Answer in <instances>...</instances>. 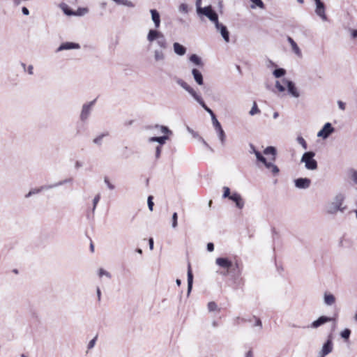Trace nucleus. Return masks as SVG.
I'll use <instances>...</instances> for the list:
<instances>
[{"label":"nucleus","mask_w":357,"mask_h":357,"mask_svg":"<svg viewBox=\"0 0 357 357\" xmlns=\"http://www.w3.org/2000/svg\"><path fill=\"white\" fill-rule=\"evenodd\" d=\"M315 153L314 151L305 152L301 159V162L305 163V167L308 170H315L317 169L318 164L314 159Z\"/></svg>","instance_id":"39448f33"},{"label":"nucleus","mask_w":357,"mask_h":357,"mask_svg":"<svg viewBox=\"0 0 357 357\" xmlns=\"http://www.w3.org/2000/svg\"><path fill=\"white\" fill-rule=\"evenodd\" d=\"M150 13L151 14V19L154 23L155 27L156 29L159 28L160 26V15L159 12L155 9H151Z\"/></svg>","instance_id":"6ab92c4d"},{"label":"nucleus","mask_w":357,"mask_h":357,"mask_svg":"<svg viewBox=\"0 0 357 357\" xmlns=\"http://www.w3.org/2000/svg\"><path fill=\"white\" fill-rule=\"evenodd\" d=\"M192 75L196 83L198 85H203L204 84V78L202 73L197 68H193L192 70Z\"/></svg>","instance_id":"a211bd4d"},{"label":"nucleus","mask_w":357,"mask_h":357,"mask_svg":"<svg viewBox=\"0 0 357 357\" xmlns=\"http://www.w3.org/2000/svg\"><path fill=\"white\" fill-rule=\"evenodd\" d=\"M188 292L187 295L188 296L190 295L192 288V283H193V274L191 269L190 264L188 263Z\"/></svg>","instance_id":"f3484780"},{"label":"nucleus","mask_w":357,"mask_h":357,"mask_svg":"<svg viewBox=\"0 0 357 357\" xmlns=\"http://www.w3.org/2000/svg\"><path fill=\"white\" fill-rule=\"evenodd\" d=\"M147 40L150 43L157 40L158 45L162 50H165L168 47L167 42L165 36L161 32L155 29L149 30L147 35Z\"/></svg>","instance_id":"7ed1b4c3"},{"label":"nucleus","mask_w":357,"mask_h":357,"mask_svg":"<svg viewBox=\"0 0 357 357\" xmlns=\"http://www.w3.org/2000/svg\"><path fill=\"white\" fill-rule=\"evenodd\" d=\"M258 161L261 162L264 165L267 163V160L265 157L262 155V154L259 151H256L254 153Z\"/></svg>","instance_id":"79ce46f5"},{"label":"nucleus","mask_w":357,"mask_h":357,"mask_svg":"<svg viewBox=\"0 0 357 357\" xmlns=\"http://www.w3.org/2000/svg\"><path fill=\"white\" fill-rule=\"evenodd\" d=\"M178 10L183 13H188V6L186 3H181L178 7Z\"/></svg>","instance_id":"3c124183"},{"label":"nucleus","mask_w":357,"mask_h":357,"mask_svg":"<svg viewBox=\"0 0 357 357\" xmlns=\"http://www.w3.org/2000/svg\"><path fill=\"white\" fill-rule=\"evenodd\" d=\"M250 151L249 152L250 153H255L256 151H257V150L255 149V146L252 144H250Z\"/></svg>","instance_id":"69168bd1"},{"label":"nucleus","mask_w":357,"mask_h":357,"mask_svg":"<svg viewBox=\"0 0 357 357\" xmlns=\"http://www.w3.org/2000/svg\"><path fill=\"white\" fill-rule=\"evenodd\" d=\"M333 318L327 316H321L317 320L312 322L310 327L312 328H317L318 327L325 324L327 322L331 321Z\"/></svg>","instance_id":"ddd939ff"},{"label":"nucleus","mask_w":357,"mask_h":357,"mask_svg":"<svg viewBox=\"0 0 357 357\" xmlns=\"http://www.w3.org/2000/svg\"><path fill=\"white\" fill-rule=\"evenodd\" d=\"M173 48L175 54L178 56H183L186 53V48L178 43H174Z\"/></svg>","instance_id":"4be33fe9"},{"label":"nucleus","mask_w":357,"mask_h":357,"mask_svg":"<svg viewBox=\"0 0 357 357\" xmlns=\"http://www.w3.org/2000/svg\"><path fill=\"white\" fill-rule=\"evenodd\" d=\"M282 81L284 84H286L289 93L295 98H298L300 94L297 91L294 83L291 80H287L285 79H284Z\"/></svg>","instance_id":"4468645a"},{"label":"nucleus","mask_w":357,"mask_h":357,"mask_svg":"<svg viewBox=\"0 0 357 357\" xmlns=\"http://www.w3.org/2000/svg\"><path fill=\"white\" fill-rule=\"evenodd\" d=\"M261 112L260 109L258 108V106L257 105L256 102H253L252 107L251 109L249 112V114L251 116H254L257 114H259Z\"/></svg>","instance_id":"f704fd0d"},{"label":"nucleus","mask_w":357,"mask_h":357,"mask_svg":"<svg viewBox=\"0 0 357 357\" xmlns=\"http://www.w3.org/2000/svg\"><path fill=\"white\" fill-rule=\"evenodd\" d=\"M316 4L315 13L323 21H327L328 18L325 13V5L321 0H314Z\"/></svg>","instance_id":"9d476101"},{"label":"nucleus","mask_w":357,"mask_h":357,"mask_svg":"<svg viewBox=\"0 0 357 357\" xmlns=\"http://www.w3.org/2000/svg\"><path fill=\"white\" fill-rule=\"evenodd\" d=\"M97 340V336L93 338L88 344V349H91L95 346L96 342Z\"/></svg>","instance_id":"bf43d9fd"},{"label":"nucleus","mask_w":357,"mask_h":357,"mask_svg":"<svg viewBox=\"0 0 357 357\" xmlns=\"http://www.w3.org/2000/svg\"><path fill=\"white\" fill-rule=\"evenodd\" d=\"M208 310L209 312L220 310L218 307L217 304L213 301H211L208 303Z\"/></svg>","instance_id":"c03bdc74"},{"label":"nucleus","mask_w":357,"mask_h":357,"mask_svg":"<svg viewBox=\"0 0 357 357\" xmlns=\"http://www.w3.org/2000/svg\"><path fill=\"white\" fill-rule=\"evenodd\" d=\"M215 26L217 31H218L220 33L224 40L226 43H229V32L227 26H225L224 24L220 23L219 21L215 24Z\"/></svg>","instance_id":"9b49d317"},{"label":"nucleus","mask_w":357,"mask_h":357,"mask_svg":"<svg viewBox=\"0 0 357 357\" xmlns=\"http://www.w3.org/2000/svg\"><path fill=\"white\" fill-rule=\"evenodd\" d=\"M64 13L68 16L74 15V11L69 8L67 6L63 8Z\"/></svg>","instance_id":"864d4df0"},{"label":"nucleus","mask_w":357,"mask_h":357,"mask_svg":"<svg viewBox=\"0 0 357 357\" xmlns=\"http://www.w3.org/2000/svg\"><path fill=\"white\" fill-rule=\"evenodd\" d=\"M264 153L265 155H273V160H275V155L277 154V150L274 147V146H269L268 147H266L264 150Z\"/></svg>","instance_id":"cd10ccee"},{"label":"nucleus","mask_w":357,"mask_h":357,"mask_svg":"<svg viewBox=\"0 0 357 357\" xmlns=\"http://www.w3.org/2000/svg\"><path fill=\"white\" fill-rule=\"evenodd\" d=\"M298 143L299 144L301 145V146L304 149H307V142H305V140L304 139V138L301 136H298L296 139Z\"/></svg>","instance_id":"a18cd8bd"},{"label":"nucleus","mask_w":357,"mask_h":357,"mask_svg":"<svg viewBox=\"0 0 357 357\" xmlns=\"http://www.w3.org/2000/svg\"><path fill=\"white\" fill-rule=\"evenodd\" d=\"M189 60L197 66L202 67L204 66L201 58L195 54L190 55Z\"/></svg>","instance_id":"393cba45"},{"label":"nucleus","mask_w":357,"mask_h":357,"mask_svg":"<svg viewBox=\"0 0 357 357\" xmlns=\"http://www.w3.org/2000/svg\"><path fill=\"white\" fill-rule=\"evenodd\" d=\"M252 2V4L250 5V8L252 9H255L257 7L264 9L265 5L262 0H250Z\"/></svg>","instance_id":"c85d7f7f"},{"label":"nucleus","mask_w":357,"mask_h":357,"mask_svg":"<svg viewBox=\"0 0 357 357\" xmlns=\"http://www.w3.org/2000/svg\"><path fill=\"white\" fill-rule=\"evenodd\" d=\"M211 120L215 130L222 127L220 123L217 119L216 116H213Z\"/></svg>","instance_id":"de8ad7c7"},{"label":"nucleus","mask_w":357,"mask_h":357,"mask_svg":"<svg viewBox=\"0 0 357 357\" xmlns=\"http://www.w3.org/2000/svg\"><path fill=\"white\" fill-rule=\"evenodd\" d=\"M286 73V70L284 68H276L274 70L273 74L276 78L281 77L284 76Z\"/></svg>","instance_id":"72a5a7b5"},{"label":"nucleus","mask_w":357,"mask_h":357,"mask_svg":"<svg viewBox=\"0 0 357 357\" xmlns=\"http://www.w3.org/2000/svg\"><path fill=\"white\" fill-rule=\"evenodd\" d=\"M333 344L331 336L330 335L328 337V339L323 344L322 349L318 354V357H325L326 356L329 354L333 351Z\"/></svg>","instance_id":"1a4fd4ad"},{"label":"nucleus","mask_w":357,"mask_h":357,"mask_svg":"<svg viewBox=\"0 0 357 357\" xmlns=\"http://www.w3.org/2000/svg\"><path fill=\"white\" fill-rule=\"evenodd\" d=\"M311 184V180L308 178H298L294 180V185L298 189H307Z\"/></svg>","instance_id":"f8f14e48"},{"label":"nucleus","mask_w":357,"mask_h":357,"mask_svg":"<svg viewBox=\"0 0 357 357\" xmlns=\"http://www.w3.org/2000/svg\"><path fill=\"white\" fill-rule=\"evenodd\" d=\"M80 45L78 43H73V42H66L63 43L60 45V46L56 50V52H61L63 50H68L73 49H79Z\"/></svg>","instance_id":"2eb2a0df"},{"label":"nucleus","mask_w":357,"mask_h":357,"mask_svg":"<svg viewBox=\"0 0 357 357\" xmlns=\"http://www.w3.org/2000/svg\"><path fill=\"white\" fill-rule=\"evenodd\" d=\"M254 318L255 319V326H259L260 328H262V323H261V319L259 318L256 317H254Z\"/></svg>","instance_id":"680f3d73"},{"label":"nucleus","mask_w":357,"mask_h":357,"mask_svg":"<svg viewBox=\"0 0 357 357\" xmlns=\"http://www.w3.org/2000/svg\"><path fill=\"white\" fill-rule=\"evenodd\" d=\"M258 161L261 162L264 165L267 163V160L265 157L262 155V154L259 151H256L254 153Z\"/></svg>","instance_id":"a19ab883"},{"label":"nucleus","mask_w":357,"mask_h":357,"mask_svg":"<svg viewBox=\"0 0 357 357\" xmlns=\"http://www.w3.org/2000/svg\"><path fill=\"white\" fill-rule=\"evenodd\" d=\"M258 161L261 162L264 165L267 163V160L265 157L262 155V154L259 151H256L254 153Z\"/></svg>","instance_id":"58836bf2"},{"label":"nucleus","mask_w":357,"mask_h":357,"mask_svg":"<svg viewBox=\"0 0 357 357\" xmlns=\"http://www.w3.org/2000/svg\"><path fill=\"white\" fill-rule=\"evenodd\" d=\"M258 161L261 162L264 165L267 163V160L265 157L262 155V154L259 151H256L254 153Z\"/></svg>","instance_id":"37998d69"},{"label":"nucleus","mask_w":357,"mask_h":357,"mask_svg":"<svg viewBox=\"0 0 357 357\" xmlns=\"http://www.w3.org/2000/svg\"><path fill=\"white\" fill-rule=\"evenodd\" d=\"M215 131L218 134V138L221 142L222 146H224L225 144V141H226V135H225L224 130L221 127L218 129H215Z\"/></svg>","instance_id":"a878e982"},{"label":"nucleus","mask_w":357,"mask_h":357,"mask_svg":"<svg viewBox=\"0 0 357 357\" xmlns=\"http://www.w3.org/2000/svg\"><path fill=\"white\" fill-rule=\"evenodd\" d=\"M287 41L291 45L293 52L297 56H301V51L299 47L298 46V45L296 44V43L294 40V39L292 38H291L290 36H288Z\"/></svg>","instance_id":"5701e85b"},{"label":"nucleus","mask_w":357,"mask_h":357,"mask_svg":"<svg viewBox=\"0 0 357 357\" xmlns=\"http://www.w3.org/2000/svg\"><path fill=\"white\" fill-rule=\"evenodd\" d=\"M258 161L261 162L264 165L267 163V160L265 157L262 155V154L259 151H256L254 153Z\"/></svg>","instance_id":"ea45409f"},{"label":"nucleus","mask_w":357,"mask_h":357,"mask_svg":"<svg viewBox=\"0 0 357 357\" xmlns=\"http://www.w3.org/2000/svg\"><path fill=\"white\" fill-rule=\"evenodd\" d=\"M169 139L168 135H162L160 137H151L149 139V142H158V146H162L165 144L166 141Z\"/></svg>","instance_id":"412c9836"},{"label":"nucleus","mask_w":357,"mask_h":357,"mask_svg":"<svg viewBox=\"0 0 357 357\" xmlns=\"http://www.w3.org/2000/svg\"><path fill=\"white\" fill-rule=\"evenodd\" d=\"M153 196L150 195L148 197V199H147V204H148V207H149V209L152 211L153 210V206H154V203L153 202Z\"/></svg>","instance_id":"09e8293b"},{"label":"nucleus","mask_w":357,"mask_h":357,"mask_svg":"<svg viewBox=\"0 0 357 357\" xmlns=\"http://www.w3.org/2000/svg\"><path fill=\"white\" fill-rule=\"evenodd\" d=\"M96 100L95 99V100H93L89 102L85 103L82 105V111H81L80 116H79L80 120L82 122H85L89 117L91 110H92V107L94 105Z\"/></svg>","instance_id":"423d86ee"},{"label":"nucleus","mask_w":357,"mask_h":357,"mask_svg":"<svg viewBox=\"0 0 357 357\" xmlns=\"http://www.w3.org/2000/svg\"><path fill=\"white\" fill-rule=\"evenodd\" d=\"M206 248L208 252H213L214 250V244L213 243H208Z\"/></svg>","instance_id":"e2e57ef3"},{"label":"nucleus","mask_w":357,"mask_h":357,"mask_svg":"<svg viewBox=\"0 0 357 357\" xmlns=\"http://www.w3.org/2000/svg\"><path fill=\"white\" fill-rule=\"evenodd\" d=\"M117 4L123 5L129 8H134L135 6V3L129 0H113Z\"/></svg>","instance_id":"2f4dec72"},{"label":"nucleus","mask_w":357,"mask_h":357,"mask_svg":"<svg viewBox=\"0 0 357 357\" xmlns=\"http://www.w3.org/2000/svg\"><path fill=\"white\" fill-rule=\"evenodd\" d=\"M50 189H52L50 185H42L40 188L31 189L27 194L25 195L24 197H25V198H29L32 195L38 194L43 190H50Z\"/></svg>","instance_id":"aec40b11"},{"label":"nucleus","mask_w":357,"mask_h":357,"mask_svg":"<svg viewBox=\"0 0 357 357\" xmlns=\"http://www.w3.org/2000/svg\"><path fill=\"white\" fill-rule=\"evenodd\" d=\"M178 215L177 213H174L172 215V227L175 228L177 227Z\"/></svg>","instance_id":"5fc2aeb1"},{"label":"nucleus","mask_w":357,"mask_h":357,"mask_svg":"<svg viewBox=\"0 0 357 357\" xmlns=\"http://www.w3.org/2000/svg\"><path fill=\"white\" fill-rule=\"evenodd\" d=\"M337 105H338V107L340 109L342 110H344L345 109V103L343 102L341 100H338L337 101Z\"/></svg>","instance_id":"0e129e2a"},{"label":"nucleus","mask_w":357,"mask_h":357,"mask_svg":"<svg viewBox=\"0 0 357 357\" xmlns=\"http://www.w3.org/2000/svg\"><path fill=\"white\" fill-rule=\"evenodd\" d=\"M265 167L270 169L271 171V172L273 173V174L275 175L279 173V168L278 167V166H276L275 165H274L273 163L271 162H267V163L265 165Z\"/></svg>","instance_id":"7c9ffc66"},{"label":"nucleus","mask_w":357,"mask_h":357,"mask_svg":"<svg viewBox=\"0 0 357 357\" xmlns=\"http://www.w3.org/2000/svg\"><path fill=\"white\" fill-rule=\"evenodd\" d=\"M155 128L159 129L162 133L165 134L164 135L169 136V135L173 134L172 131L171 130H169V128L167 126L156 124L155 126Z\"/></svg>","instance_id":"c756f323"},{"label":"nucleus","mask_w":357,"mask_h":357,"mask_svg":"<svg viewBox=\"0 0 357 357\" xmlns=\"http://www.w3.org/2000/svg\"><path fill=\"white\" fill-rule=\"evenodd\" d=\"M89 9L87 8H79L75 13L74 15L76 16H83L85 14L88 13Z\"/></svg>","instance_id":"4c0bfd02"},{"label":"nucleus","mask_w":357,"mask_h":357,"mask_svg":"<svg viewBox=\"0 0 357 357\" xmlns=\"http://www.w3.org/2000/svg\"><path fill=\"white\" fill-rule=\"evenodd\" d=\"M275 87L278 89L279 91L283 92L285 91V88L283 85H282L279 81H276Z\"/></svg>","instance_id":"4d7b16f0"},{"label":"nucleus","mask_w":357,"mask_h":357,"mask_svg":"<svg viewBox=\"0 0 357 357\" xmlns=\"http://www.w3.org/2000/svg\"><path fill=\"white\" fill-rule=\"evenodd\" d=\"M202 0H196V7L197 14H200L201 10H202L203 8L201 7Z\"/></svg>","instance_id":"052dcab7"},{"label":"nucleus","mask_w":357,"mask_h":357,"mask_svg":"<svg viewBox=\"0 0 357 357\" xmlns=\"http://www.w3.org/2000/svg\"><path fill=\"white\" fill-rule=\"evenodd\" d=\"M199 15H203L207 17L209 20L215 24L218 22V15L215 10H213L211 6L203 8Z\"/></svg>","instance_id":"0eeeda50"},{"label":"nucleus","mask_w":357,"mask_h":357,"mask_svg":"<svg viewBox=\"0 0 357 357\" xmlns=\"http://www.w3.org/2000/svg\"><path fill=\"white\" fill-rule=\"evenodd\" d=\"M229 199L236 204L237 208L241 209L244 206V201L240 194L238 192H233L229 197Z\"/></svg>","instance_id":"dca6fc26"},{"label":"nucleus","mask_w":357,"mask_h":357,"mask_svg":"<svg viewBox=\"0 0 357 357\" xmlns=\"http://www.w3.org/2000/svg\"><path fill=\"white\" fill-rule=\"evenodd\" d=\"M100 199V193H98V194H97V195L94 197V198H93V208H92V211H93V212H94V211H95V210H96V206H97V204H98V203L99 202Z\"/></svg>","instance_id":"49530a36"},{"label":"nucleus","mask_w":357,"mask_h":357,"mask_svg":"<svg viewBox=\"0 0 357 357\" xmlns=\"http://www.w3.org/2000/svg\"><path fill=\"white\" fill-rule=\"evenodd\" d=\"M324 303L327 305H332L335 302V298L332 294H324Z\"/></svg>","instance_id":"bb28decb"},{"label":"nucleus","mask_w":357,"mask_h":357,"mask_svg":"<svg viewBox=\"0 0 357 357\" xmlns=\"http://www.w3.org/2000/svg\"><path fill=\"white\" fill-rule=\"evenodd\" d=\"M175 82L178 84L181 88L185 90L192 97L203 107V109L208 112L211 117L213 116H215L214 112L204 102L203 98L201 95H199L192 87H191L187 82H185L181 78L175 77Z\"/></svg>","instance_id":"f257e3e1"},{"label":"nucleus","mask_w":357,"mask_h":357,"mask_svg":"<svg viewBox=\"0 0 357 357\" xmlns=\"http://www.w3.org/2000/svg\"><path fill=\"white\" fill-rule=\"evenodd\" d=\"M335 128L332 126L331 123H326L323 128L318 132L317 137H321L324 139H327L333 132Z\"/></svg>","instance_id":"6e6552de"},{"label":"nucleus","mask_w":357,"mask_h":357,"mask_svg":"<svg viewBox=\"0 0 357 357\" xmlns=\"http://www.w3.org/2000/svg\"><path fill=\"white\" fill-rule=\"evenodd\" d=\"M344 202V196L341 194L337 195L334 198V200L329 203L326 206V212L328 214H335L337 211L343 212L346 208L342 206Z\"/></svg>","instance_id":"20e7f679"},{"label":"nucleus","mask_w":357,"mask_h":357,"mask_svg":"<svg viewBox=\"0 0 357 357\" xmlns=\"http://www.w3.org/2000/svg\"><path fill=\"white\" fill-rule=\"evenodd\" d=\"M223 195H222V197L223 198H228L229 199V197H231V195H230V189L229 187H227V186H224L223 187Z\"/></svg>","instance_id":"8fccbe9b"},{"label":"nucleus","mask_w":357,"mask_h":357,"mask_svg":"<svg viewBox=\"0 0 357 357\" xmlns=\"http://www.w3.org/2000/svg\"><path fill=\"white\" fill-rule=\"evenodd\" d=\"M98 275H99L100 277L105 275L108 278H111V277H112L111 274L109 272H107L105 270H104L103 268H100L99 269Z\"/></svg>","instance_id":"603ef678"},{"label":"nucleus","mask_w":357,"mask_h":357,"mask_svg":"<svg viewBox=\"0 0 357 357\" xmlns=\"http://www.w3.org/2000/svg\"><path fill=\"white\" fill-rule=\"evenodd\" d=\"M108 132L102 133L98 137H96L95 139H93V142L94 144L100 146L102 144V141L104 137L107 136Z\"/></svg>","instance_id":"e433bc0d"},{"label":"nucleus","mask_w":357,"mask_h":357,"mask_svg":"<svg viewBox=\"0 0 357 357\" xmlns=\"http://www.w3.org/2000/svg\"><path fill=\"white\" fill-rule=\"evenodd\" d=\"M154 60L155 61H163L165 59V54L161 50H155L153 52Z\"/></svg>","instance_id":"b1692460"},{"label":"nucleus","mask_w":357,"mask_h":357,"mask_svg":"<svg viewBox=\"0 0 357 357\" xmlns=\"http://www.w3.org/2000/svg\"><path fill=\"white\" fill-rule=\"evenodd\" d=\"M22 12L24 15H29V10L26 7H22Z\"/></svg>","instance_id":"338daca9"},{"label":"nucleus","mask_w":357,"mask_h":357,"mask_svg":"<svg viewBox=\"0 0 357 357\" xmlns=\"http://www.w3.org/2000/svg\"><path fill=\"white\" fill-rule=\"evenodd\" d=\"M215 264L220 267L226 269V271L222 273L225 276L229 275V270H231V273L236 274L238 276L241 274V271L238 268V264L236 263L234 266L232 261L228 258L218 257L215 259Z\"/></svg>","instance_id":"f03ea898"},{"label":"nucleus","mask_w":357,"mask_h":357,"mask_svg":"<svg viewBox=\"0 0 357 357\" xmlns=\"http://www.w3.org/2000/svg\"><path fill=\"white\" fill-rule=\"evenodd\" d=\"M161 151H162V147L160 146H157L155 148V154L156 159H158L160 157Z\"/></svg>","instance_id":"13d9d810"},{"label":"nucleus","mask_w":357,"mask_h":357,"mask_svg":"<svg viewBox=\"0 0 357 357\" xmlns=\"http://www.w3.org/2000/svg\"><path fill=\"white\" fill-rule=\"evenodd\" d=\"M351 330L349 328H345L340 333V336L344 340H348L351 335Z\"/></svg>","instance_id":"c9c22d12"},{"label":"nucleus","mask_w":357,"mask_h":357,"mask_svg":"<svg viewBox=\"0 0 357 357\" xmlns=\"http://www.w3.org/2000/svg\"><path fill=\"white\" fill-rule=\"evenodd\" d=\"M104 182L105 183V184L107 185V188L109 190H112L115 188V186L112 183H110V181L107 177H105Z\"/></svg>","instance_id":"6e6d98bb"},{"label":"nucleus","mask_w":357,"mask_h":357,"mask_svg":"<svg viewBox=\"0 0 357 357\" xmlns=\"http://www.w3.org/2000/svg\"><path fill=\"white\" fill-rule=\"evenodd\" d=\"M72 181H73V178H66V179L60 181H59L57 183H53V184H50V186H51V188L52 189V188H56L58 186L64 185L66 183H70Z\"/></svg>","instance_id":"473e14b6"},{"label":"nucleus","mask_w":357,"mask_h":357,"mask_svg":"<svg viewBox=\"0 0 357 357\" xmlns=\"http://www.w3.org/2000/svg\"><path fill=\"white\" fill-rule=\"evenodd\" d=\"M352 179L354 182L357 184V171H354L352 174Z\"/></svg>","instance_id":"774afa93"}]
</instances>
